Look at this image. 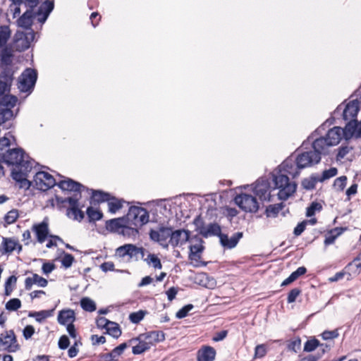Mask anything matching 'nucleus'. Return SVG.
Here are the masks:
<instances>
[{"instance_id":"f257e3e1","label":"nucleus","mask_w":361,"mask_h":361,"mask_svg":"<svg viewBox=\"0 0 361 361\" xmlns=\"http://www.w3.org/2000/svg\"><path fill=\"white\" fill-rule=\"evenodd\" d=\"M2 160L11 165L15 166L12 170V178L15 180L20 188L27 190L31 185V182L27 180L28 173L33 166V161L28 160L22 149L14 148L10 149Z\"/></svg>"},{"instance_id":"f03ea898","label":"nucleus","mask_w":361,"mask_h":361,"mask_svg":"<svg viewBox=\"0 0 361 361\" xmlns=\"http://www.w3.org/2000/svg\"><path fill=\"white\" fill-rule=\"evenodd\" d=\"M322 154H324V152L314 149L313 151L306 152L298 156L296 159V167H295L292 160L285 161L281 167L286 173L295 178L299 175V169L310 167L319 163L321 159Z\"/></svg>"},{"instance_id":"7ed1b4c3","label":"nucleus","mask_w":361,"mask_h":361,"mask_svg":"<svg viewBox=\"0 0 361 361\" xmlns=\"http://www.w3.org/2000/svg\"><path fill=\"white\" fill-rule=\"evenodd\" d=\"M343 138L346 140L345 128L335 126L328 130L325 137L316 139L312 147L313 149L325 154L329 147L337 145Z\"/></svg>"},{"instance_id":"20e7f679","label":"nucleus","mask_w":361,"mask_h":361,"mask_svg":"<svg viewBox=\"0 0 361 361\" xmlns=\"http://www.w3.org/2000/svg\"><path fill=\"white\" fill-rule=\"evenodd\" d=\"M274 189L279 190L277 195L279 200H286L296 191L297 184L290 181L287 174L278 173L274 175Z\"/></svg>"},{"instance_id":"39448f33","label":"nucleus","mask_w":361,"mask_h":361,"mask_svg":"<svg viewBox=\"0 0 361 361\" xmlns=\"http://www.w3.org/2000/svg\"><path fill=\"white\" fill-rule=\"evenodd\" d=\"M149 213L145 208L130 207L126 216L127 223L138 228L149 221Z\"/></svg>"},{"instance_id":"423d86ee","label":"nucleus","mask_w":361,"mask_h":361,"mask_svg":"<svg viewBox=\"0 0 361 361\" xmlns=\"http://www.w3.org/2000/svg\"><path fill=\"white\" fill-rule=\"evenodd\" d=\"M35 33L32 30L27 32L18 31L14 37L13 48L16 51H22L30 47L35 40Z\"/></svg>"},{"instance_id":"0eeeda50","label":"nucleus","mask_w":361,"mask_h":361,"mask_svg":"<svg viewBox=\"0 0 361 361\" xmlns=\"http://www.w3.org/2000/svg\"><path fill=\"white\" fill-rule=\"evenodd\" d=\"M235 204L244 212L255 213L259 209L258 202L251 195L243 193L235 197Z\"/></svg>"},{"instance_id":"6e6552de","label":"nucleus","mask_w":361,"mask_h":361,"mask_svg":"<svg viewBox=\"0 0 361 361\" xmlns=\"http://www.w3.org/2000/svg\"><path fill=\"white\" fill-rule=\"evenodd\" d=\"M36 80V71L31 68H27L19 77L18 89L21 92H29L34 87Z\"/></svg>"},{"instance_id":"1a4fd4ad","label":"nucleus","mask_w":361,"mask_h":361,"mask_svg":"<svg viewBox=\"0 0 361 361\" xmlns=\"http://www.w3.org/2000/svg\"><path fill=\"white\" fill-rule=\"evenodd\" d=\"M145 250L142 247H138L133 244H125L120 246L116 250V256L119 258H124L128 257L129 259H138V255L144 257Z\"/></svg>"},{"instance_id":"9d476101","label":"nucleus","mask_w":361,"mask_h":361,"mask_svg":"<svg viewBox=\"0 0 361 361\" xmlns=\"http://www.w3.org/2000/svg\"><path fill=\"white\" fill-rule=\"evenodd\" d=\"M34 183L38 190L46 191L56 185L54 178L47 172L39 171L36 173Z\"/></svg>"},{"instance_id":"9b49d317","label":"nucleus","mask_w":361,"mask_h":361,"mask_svg":"<svg viewBox=\"0 0 361 361\" xmlns=\"http://www.w3.org/2000/svg\"><path fill=\"white\" fill-rule=\"evenodd\" d=\"M172 234V229L168 227H160L158 230H152L149 233L150 238L159 243L164 248L169 247V240Z\"/></svg>"},{"instance_id":"f8f14e48","label":"nucleus","mask_w":361,"mask_h":361,"mask_svg":"<svg viewBox=\"0 0 361 361\" xmlns=\"http://www.w3.org/2000/svg\"><path fill=\"white\" fill-rule=\"evenodd\" d=\"M81 195L75 194L74 197L66 198L63 202H68L70 208L67 210V215L69 218L80 221L84 218L83 212L79 209L78 200Z\"/></svg>"},{"instance_id":"ddd939ff","label":"nucleus","mask_w":361,"mask_h":361,"mask_svg":"<svg viewBox=\"0 0 361 361\" xmlns=\"http://www.w3.org/2000/svg\"><path fill=\"white\" fill-rule=\"evenodd\" d=\"M18 345L16 343V339L13 331H6V334H1L0 336V349L8 352H16L18 350Z\"/></svg>"},{"instance_id":"4468645a","label":"nucleus","mask_w":361,"mask_h":361,"mask_svg":"<svg viewBox=\"0 0 361 361\" xmlns=\"http://www.w3.org/2000/svg\"><path fill=\"white\" fill-rule=\"evenodd\" d=\"M20 252L22 250V245L18 240L13 238H2V243L0 247V251L2 254L11 253L14 250Z\"/></svg>"},{"instance_id":"2eb2a0df","label":"nucleus","mask_w":361,"mask_h":361,"mask_svg":"<svg viewBox=\"0 0 361 361\" xmlns=\"http://www.w3.org/2000/svg\"><path fill=\"white\" fill-rule=\"evenodd\" d=\"M190 238V232L184 229L172 231L169 243L173 247L181 246L185 244Z\"/></svg>"},{"instance_id":"dca6fc26","label":"nucleus","mask_w":361,"mask_h":361,"mask_svg":"<svg viewBox=\"0 0 361 361\" xmlns=\"http://www.w3.org/2000/svg\"><path fill=\"white\" fill-rule=\"evenodd\" d=\"M32 231L35 233L37 241L44 243L49 235V224L47 219H44L41 223L32 226Z\"/></svg>"},{"instance_id":"f3484780","label":"nucleus","mask_w":361,"mask_h":361,"mask_svg":"<svg viewBox=\"0 0 361 361\" xmlns=\"http://www.w3.org/2000/svg\"><path fill=\"white\" fill-rule=\"evenodd\" d=\"M57 185L63 190L73 191L75 194L80 195L82 189L85 187L80 183L71 178H65L57 183Z\"/></svg>"},{"instance_id":"a211bd4d","label":"nucleus","mask_w":361,"mask_h":361,"mask_svg":"<svg viewBox=\"0 0 361 361\" xmlns=\"http://www.w3.org/2000/svg\"><path fill=\"white\" fill-rule=\"evenodd\" d=\"M216 357V350L209 345L202 346L197 354V361H214Z\"/></svg>"},{"instance_id":"6ab92c4d","label":"nucleus","mask_w":361,"mask_h":361,"mask_svg":"<svg viewBox=\"0 0 361 361\" xmlns=\"http://www.w3.org/2000/svg\"><path fill=\"white\" fill-rule=\"evenodd\" d=\"M346 140L353 137H361V122L358 123L356 120L350 121L345 126Z\"/></svg>"},{"instance_id":"aec40b11","label":"nucleus","mask_w":361,"mask_h":361,"mask_svg":"<svg viewBox=\"0 0 361 361\" xmlns=\"http://www.w3.org/2000/svg\"><path fill=\"white\" fill-rule=\"evenodd\" d=\"M359 104L357 101H351L347 104L343 110V116L344 120H355V117L359 111Z\"/></svg>"},{"instance_id":"412c9836","label":"nucleus","mask_w":361,"mask_h":361,"mask_svg":"<svg viewBox=\"0 0 361 361\" xmlns=\"http://www.w3.org/2000/svg\"><path fill=\"white\" fill-rule=\"evenodd\" d=\"M255 193L262 201L271 200L269 186L266 182L256 184Z\"/></svg>"},{"instance_id":"4be33fe9","label":"nucleus","mask_w":361,"mask_h":361,"mask_svg":"<svg viewBox=\"0 0 361 361\" xmlns=\"http://www.w3.org/2000/svg\"><path fill=\"white\" fill-rule=\"evenodd\" d=\"M54 8V4L51 1H46L39 8L37 13V20L39 22L44 23L48 18L49 13Z\"/></svg>"},{"instance_id":"5701e85b","label":"nucleus","mask_w":361,"mask_h":361,"mask_svg":"<svg viewBox=\"0 0 361 361\" xmlns=\"http://www.w3.org/2000/svg\"><path fill=\"white\" fill-rule=\"evenodd\" d=\"M34 284H37L39 287H46L48 284V281L46 279L39 276L38 274H33L32 276L25 279V289L30 290Z\"/></svg>"},{"instance_id":"b1692460","label":"nucleus","mask_w":361,"mask_h":361,"mask_svg":"<svg viewBox=\"0 0 361 361\" xmlns=\"http://www.w3.org/2000/svg\"><path fill=\"white\" fill-rule=\"evenodd\" d=\"M133 341H137V343L135 345L132 349V352L134 355L141 354L151 348L142 334L140 335L137 338L130 341V342Z\"/></svg>"},{"instance_id":"393cba45","label":"nucleus","mask_w":361,"mask_h":361,"mask_svg":"<svg viewBox=\"0 0 361 361\" xmlns=\"http://www.w3.org/2000/svg\"><path fill=\"white\" fill-rule=\"evenodd\" d=\"M243 233L240 232L235 233L233 236L230 238L226 235L221 234L220 235V242L221 245L224 247H227L228 248L234 247L238 240L242 238Z\"/></svg>"},{"instance_id":"a878e982","label":"nucleus","mask_w":361,"mask_h":361,"mask_svg":"<svg viewBox=\"0 0 361 361\" xmlns=\"http://www.w3.org/2000/svg\"><path fill=\"white\" fill-rule=\"evenodd\" d=\"M15 141V137L10 133H6L3 137L0 138V159L6 155L7 152L11 149L9 148L12 142Z\"/></svg>"},{"instance_id":"bb28decb","label":"nucleus","mask_w":361,"mask_h":361,"mask_svg":"<svg viewBox=\"0 0 361 361\" xmlns=\"http://www.w3.org/2000/svg\"><path fill=\"white\" fill-rule=\"evenodd\" d=\"M75 321V312L72 310H61L58 315V322L63 325L72 324Z\"/></svg>"},{"instance_id":"cd10ccee","label":"nucleus","mask_w":361,"mask_h":361,"mask_svg":"<svg viewBox=\"0 0 361 361\" xmlns=\"http://www.w3.org/2000/svg\"><path fill=\"white\" fill-rule=\"evenodd\" d=\"M150 346L154 345L157 343L163 341L165 339L164 334L161 331H150L142 334Z\"/></svg>"},{"instance_id":"c85d7f7f","label":"nucleus","mask_w":361,"mask_h":361,"mask_svg":"<svg viewBox=\"0 0 361 361\" xmlns=\"http://www.w3.org/2000/svg\"><path fill=\"white\" fill-rule=\"evenodd\" d=\"M199 283L209 289H214L216 286V281L205 273H201L197 276Z\"/></svg>"},{"instance_id":"c756f323","label":"nucleus","mask_w":361,"mask_h":361,"mask_svg":"<svg viewBox=\"0 0 361 361\" xmlns=\"http://www.w3.org/2000/svg\"><path fill=\"white\" fill-rule=\"evenodd\" d=\"M221 227L217 224H209L204 226V228L202 230L201 235L207 238L212 235H218L220 237L221 233Z\"/></svg>"},{"instance_id":"7c9ffc66","label":"nucleus","mask_w":361,"mask_h":361,"mask_svg":"<svg viewBox=\"0 0 361 361\" xmlns=\"http://www.w3.org/2000/svg\"><path fill=\"white\" fill-rule=\"evenodd\" d=\"M33 13L30 10L26 11L21 17H20L17 23L19 27L28 29L32 23Z\"/></svg>"},{"instance_id":"2f4dec72","label":"nucleus","mask_w":361,"mask_h":361,"mask_svg":"<svg viewBox=\"0 0 361 361\" xmlns=\"http://www.w3.org/2000/svg\"><path fill=\"white\" fill-rule=\"evenodd\" d=\"M353 148L350 146H342L338 149L336 159L341 161L345 159L348 161H352L354 158Z\"/></svg>"},{"instance_id":"473e14b6","label":"nucleus","mask_w":361,"mask_h":361,"mask_svg":"<svg viewBox=\"0 0 361 361\" xmlns=\"http://www.w3.org/2000/svg\"><path fill=\"white\" fill-rule=\"evenodd\" d=\"M53 310H42L39 312H32L28 314V317H34L35 320L41 323L44 321L47 318L51 316Z\"/></svg>"},{"instance_id":"72a5a7b5","label":"nucleus","mask_w":361,"mask_h":361,"mask_svg":"<svg viewBox=\"0 0 361 361\" xmlns=\"http://www.w3.org/2000/svg\"><path fill=\"white\" fill-rule=\"evenodd\" d=\"M144 261L149 265L153 267L154 269H161L162 264L159 258L154 254H149L147 257L144 259Z\"/></svg>"},{"instance_id":"f704fd0d","label":"nucleus","mask_w":361,"mask_h":361,"mask_svg":"<svg viewBox=\"0 0 361 361\" xmlns=\"http://www.w3.org/2000/svg\"><path fill=\"white\" fill-rule=\"evenodd\" d=\"M284 207L283 203L271 204L266 209V215L267 217H276L279 212Z\"/></svg>"},{"instance_id":"c9c22d12","label":"nucleus","mask_w":361,"mask_h":361,"mask_svg":"<svg viewBox=\"0 0 361 361\" xmlns=\"http://www.w3.org/2000/svg\"><path fill=\"white\" fill-rule=\"evenodd\" d=\"M345 268L355 274H359L361 269V255L355 258Z\"/></svg>"},{"instance_id":"e433bc0d","label":"nucleus","mask_w":361,"mask_h":361,"mask_svg":"<svg viewBox=\"0 0 361 361\" xmlns=\"http://www.w3.org/2000/svg\"><path fill=\"white\" fill-rule=\"evenodd\" d=\"M11 36V31L8 26H0V48L3 47Z\"/></svg>"},{"instance_id":"4c0bfd02","label":"nucleus","mask_w":361,"mask_h":361,"mask_svg":"<svg viewBox=\"0 0 361 361\" xmlns=\"http://www.w3.org/2000/svg\"><path fill=\"white\" fill-rule=\"evenodd\" d=\"M106 332L116 338H118L121 334V330L119 325L114 322L109 324L106 329Z\"/></svg>"},{"instance_id":"58836bf2","label":"nucleus","mask_w":361,"mask_h":361,"mask_svg":"<svg viewBox=\"0 0 361 361\" xmlns=\"http://www.w3.org/2000/svg\"><path fill=\"white\" fill-rule=\"evenodd\" d=\"M80 305L83 310L93 312L96 310L95 302L89 298H84L80 301Z\"/></svg>"},{"instance_id":"ea45409f","label":"nucleus","mask_w":361,"mask_h":361,"mask_svg":"<svg viewBox=\"0 0 361 361\" xmlns=\"http://www.w3.org/2000/svg\"><path fill=\"white\" fill-rule=\"evenodd\" d=\"M87 214L90 219V221H92L100 220L102 218V213L99 210L92 207L87 208Z\"/></svg>"},{"instance_id":"a19ab883","label":"nucleus","mask_w":361,"mask_h":361,"mask_svg":"<svg viewBox=\"0 0 361 361\" xmlns=\"http://www.w3.org/2000/svg\"><path fill=\"white\" fill-rule=\"evenodd\" d=\"M17 281V277L11 276L5 283V295L8 296L11 294Z\"/></svg>"},{"instance_id":"79ce46f5","label":"nucleus","mask_w":361,"mask_h":361,"mask_svg":"<svg viewBox=\"0 0 361 361\" xmlns=\"http://www.w3.org/2000/svg\"><path fill=\"white\" fill-rule=\"evenodd\" d=\"M92 198L97 202L109 201L110 195L108 193L103 192L100 190H92Z\"/></svg>"},{"instance_id":"37998d69","label":"nucleus","mask_w":361,"mask_h":361,"mask_svg":"<svg viewBox=\"0 0 361 361\" xmlns=\"http://www.w3.org/2000/svg\"><path fill=\"white\" fill-rule=\"evenodd\" d=\"M6 309L8 311H16L21 307V301L18 298H13L6 303Z\"/></svg>"},{"instance_id":"c03bdc74","label":"nucleus","mask_w":361,"mask_h":361,"mask_svg":"<svg viewBox=\"0 0 361 361\" xmlns=\"http://www.w3.org/2000/svg\"><path fill=\"white\" fill-rule=\"evenodd\" d=\"M120 355L115 348L109 353L101 355L99 361H117Z\"/></svg>"},{"instance_id":"a18cd8bd","label":"nucleus","mask_w":361,"mask_h":361,"mask_svg":"<svg viewBox=\"0 0 361 361\" xmlns=\"http://www.w3.org/2000/svg\"><path fill=\"white\" fill-rule=\"evenodd\" d=\"M19 214L17 209H11L4 216V221L7 224H11L16 222L18 218Z\"/></svg>"},{"instance_id":"49530a36","label":"nucleus","mask_w":361,"mask_h":361,"mask_svg":"<svg viewBox=\"0 0 361 361\" xmlns=\"http://www.w3.org/2000/svg\"><path fill=\"white\" fill-rule=\"evenodd\" d=\"M267 347L265 344L257 345L255 348L254 359L262 358L266 355Z\"/></svg>"},{"instance_id":"de8ad7c7","label":"nucleus","mask_w":361,"mask_h":361,"mask_svg":"<svg viewBox=\"0 0 361 361\" xmlns=\"http://www.w3.org/2000/svg\"><path fill=\"white\" fill-rule=\"evenodd\" d=\"M13 50L9 48H5L2 50L1 56V61L9 64L11 63L12 57H13Z\"/></svg>"},{"instance_id":"09e8293b","label":"nucleus","mask_w":361,"mask_h":361,"mask_svg":"<svg viewBox=\"0 0 361 361\" xmlns=\"http://www.w3.org/2000/svg\"><path fill=\"white\" fill-rule=\"evenodd\" d=\"M319 345V341L317 339L312 338L307 341L304 345V351L312 352Z\"/></svg>"},{"instance_id":"8fccbe9b","label":"nucleus","mask_w":361,"mask_h":361,"mask_svg":"<svg viewBox=\"0 0 361 361\" xmlns=\"http://www.w3.org/2000/svg\"><path fill=\"white\" fill-rule=\"evenodd\" d=\"M145 313L146 312L145 311H142V310H140V311L135 312H132L129 315V319H130V321L132 323L137 324L141 320L143 319V318H144V317L145 315Z\"/></svg>"},{"instance_id":"3c124183","label":"nucleus","mask_w":361,"mask_h":361,"mask_svg":"<svg viewBox=\"0 0 361 361\" xmlns=\"http://www.w3.org/2000/svg\"><path fill=\"white\" fill-rule=\"evenodd\" d=\"M338 170L335 167H332L328 170H325L322 173V176L320 178H318L319 181H324L325 180L329 179L337 174Z\"/></svg>"},{"instance_id":"603ef678","label":"nucleus","mask_w":361,"mask_h":361,"mask_svg":"<svg viewBox=\"0 0 361 361\" xmlns=\"http://www.w3.org/2000/svg\"><path fill=\"white\" fill-rule=\"evenodd\" d=\"M74 261V257L68 253H64L63 257H61V262L63 267L65 268H69L71 267L73 262Z\"/></svg>"},{"instance_id":"864d4df0","label":"nucleus","mask_w":361,"mask_h":361,"mask_svg":"<svg viewBox=\"0 0 361 361\" xmlns=\"http://www.w3.org/2000/svg\"><path fill=\"white\" fill-rule=\"evenodd\" d=\"M107 202L108 209L111 213H115L122 207V204L118 200L109 199Z\"/></svg>"},{"instance_id":"5fc2aeb1","label":"nucleus","mask_w":361,"mask_h":361,"mask_svg":"<svg viewBox=\"0 0 361 361\" xmlns=\"http://www.w3.org/2000/svg\"><path fill=\"white\" fill-rule=\"evenodd\" d=\"M322 205L318 202H312L310 207H307L306 215L307 216H312L314 215L317 211H320L322 209Z\"/></svg>"},{"instance_id":"6e6d98bb","label":"nucleus","mask_w":361,"mask_h":361,"mask_svg":"<svg viewBox=\"0 0 361 361\" xmlns=\"http://www.w3.org/2000/svg\"><path fill=\"white\" fill-rule=\"evenodd\" d=\"M122 233L125 235H136L138 233V228L128 224L127 226L123 227Z\"/></svg>"},{"instance_id":"4d7b16f0","label":"nucleus","mask_w":361,"mask_h":361,"mask_svg":"<svg viewBox=\"0 0 361 361\" xmlns=\"http://www.w3.org/2000/svg\"><path fill=\"white\" fill-rule=\"evenodd\" d=\"M193 308V305H191V304H189V305H187L185 306H184L183 307H182L180 310H179L177 312H176V317L178 318V319H182V318H184L185 317L188 312Z\"/></svg>"},{"instance_id":"13d9d810","label":"nucleus","mask_w":361,"mask_h":361,"mask_svg":"<svg viewBox=\"0 0 361 361\" xmlns=\"http://www.w3.org/2000/svg\"><path fill=\"white\" fill-rule=\"evenodd\" d=\"M300 347L301 340L299 338L293 340L288 345V350H292L295 353H297L298 350H300Z\"/></svg>"},{"instance_id":"bf43d9fd","label":"nucleus","mask_w":361,"mask_h":361,"mask_svg":"<svg viewBox=\"0 0 361 361\" xmlns=\"http://www.w3.org/2000/svg\"><path fill=\"white\" fill-rule=\"evenodd\" d=\"M346 183H347V178L346 176H341V177H338L337 178L335 181H334V186L340 190H343L345 185H346Z\"/></svg>"},{"instance_id":"052dcab7","label":"nucleus","mask_w":361,"mask_h":361,"mask_svg":"<svg viewBox=\"0 0 361 361\" xmlns=\"http://www.w3.org/2000/svg\"><path fill=\"white\" fill-rule=\"evenodd\" d=\"M193 224L195 226V230L201 235V231L204 228L205 225L204 224V221L200 216H197L194 219Z\"/></svg>"},{"instance_id":"680f3d73","label":"nucleus","mask_w":361,"mask_h":361,"mask_svg":"<svg viewBox=\"0 0 361 361\" xmlns=\"http://www.w3.org/2000/svg\"><path fill=\"white\" fill-rule=\"evenodd\" d=\"M300 289H298V288L292 289L289 292L288 295V298H287L288 302L292 303V302H295L297 297L300 295Z\"/></svg>"},{"instance_id":"e2e57ef3","label":"nucleus","mask_w":361,"mask_h":361,"mask_svg":"<svg viewBox=\"0 0 361 361\" xmlns=\"http://www.w3.org/2000/svg\"><path fill=\"white\" fill-rule=\"evenodd\" d=\"M55 269L54 264L51 262H44L42 264V270L44 274L48 275L51 272H52Z\"/></svg>"},{"instance_id":"0e129e2a","label":"nucleus","mask_w":361,"mask_h":361,"mask_svg":"<svg viewBox=\"0 0 361 361\" xmlns=\"http://www.w3.org/2000/svg\"><path fill=\"white\" fill-rule=\"evenodd\" d=\"M190 258L191 259H192L197 256V255L199 252H202V247L200 245H193L190 247Z\"/></svg>"},{"instance_id":"69168bd1","label":"nucleus","mask_w":361,"mask_h":361,"mask_svg":"<svg viewBox=\"0 0 361 361\" xmlns=\"http://www.w3.org/2000/svg\"><path fill=\"white\" fill-rule=\"evenodd\" d=\"M338 336V333L336 330L334 331H326L322 333V336L324 340L333 339Z\"/></svg>"},{"instance_id":"338daca9","label":"nucleus","mask_w":361,"mask_h":361,"mask_svg":"<svg viewBox=\"0 0 361 361\" xmlns=\"http://www.w3.org/2000/svg\"><path fill=\"white\" fill-rule=\"evenodd\" d=\"M23 336L25 339L30 338L35 333V328L31 325L26 326L23 329Z\"/></svg>"},{"instance_id":"774afa93","label":"nucleus","mask_w":361,"mask_h":361,"mask_svg":"<svg viewBox=\"0 0 361 361\" xmlns=\"http://www.w3.org/2000/svg\"><path fill=\"white\" fill-rule=\"evenodd\" d=\"M112 322L109 321L105 317H99L97 319V325L99 328L101 329H107L109 324H111Z\"/></svg>"}]
</instances>
